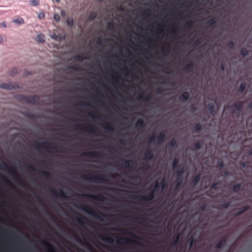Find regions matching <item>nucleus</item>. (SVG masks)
I'll list each match as a JSON object with an SVG mask.
<instances>
[{
	"instance_id": "obj_1",
	"label": "nucleus",
	"mask_w": 252,
	"mask_h": 252,
	"mask_svg": "<svg viewBox=\"0 0 252 252\" xmlns=\"http://www.w3.org/2000/svg\"><path fill=\"white\" fill-rule=\"evenodd\" d=\"M2 165L4 166L7 171L8 174L15 178L16 181L19 183L20 186L24 187L25 182L21 178L20 175L17 172V168L14 166H9L8 164L5 162H2L1 164L0 163V166Z\"/></svg>"
},
{
	"instance_id": "obj_2",
	"label": "nucleus",
	"mask_w": 252,
	"mask_h": 252,
	"mask_svg": "<svg viewBox=\"0 0 252 252\" xmlns=\"http://www.w3.org/2000/svg\"><path fill=\"white\" fill-rule=\"evenodd\" d=\"M34 147L38 149H43L47 152H50V150H53L55 153H62L63 152L59 150L57 145L49 141H44L43 142H35Z\"/></svg>"
},
{
	"instance_id": "obj_3",
	"label": "nucleus",
	"mask_w": 252,
	"mask_h": 252,
	"mask_svg": "<svg viewBox=\"0 0 252 252\" xmlns=\"http://www.w3.org/2000/svg\"><path fill=\"white\" fill-rule=\"evenodd\" d=\"M80 177L85 181L94 182V183H104L108 181L106 175L104 174H98L96 175H94L92 174H82Z\"/></svg>"
},
{
	"instance_id": "obj_4",
	"label": "nucleus",
	"mask_w": 252,
	"mask_h": 252,
	"mask_svg": "<svg viewBox=\"0 0 252 252\" xmlns=\"http://www.w3.org/2000/svg\"><path fill=\"white\" fill-rule=\"evenodd\" d=\"M80 209L86 214L100 221H103L104 220L105 215L100 212L98 214L96 213V212L90 206L82 205L81 206Z\"/></svg>"
},
{
	"instance_id": "obj_5",
	"label": "nucleus",
	"mask_w": 252,
	"mask_h": 252,
	"mask_svg": "<svg viewBox=\"0 0 252 252\" xmlns=\"http://www.w3.org/2000/svg\"><path fill=\"white\" fill-rule=\"evenodd\" d=\"M165 137V133L164 132H161L158 136H156L154 134L150 135L148 138V141L150 143L161 145L164 142Z\"/></svg>"
},
{
	"instance_id": "obj_6",
	"label": "nucleus",
	"mask_w": 252,
	"mask_h": 252,
	"mask_svg": "<svg viewBox=\"0 0 252 252\" xmlns=\"http://www.w3.org/2000/svg\"><path fill=\"white\" fill-rule=\"evenodd\" d=\"M19 99L20 100L30 104H38L40 101V97L37 95H19Z\"/></svg>"
},
{
	"instance_id": "obj_7",
	"label": "nucleus",
	"mask_w": 252,
	"mask_h": 252,
	"mask_svg": "<svg viewBox=\"0 0 252 252\" xmlns=\"http://www.w3.org/2000/svg\"><path fill=\"white\" fill-rule=\"evenodd\" d=\"M19 99L20 100L30 104H38L40 101V97L37 95H19Z\"/></svg>"
},
{
	"instance_id": "obj_8",
	"label": "nucleus",
	"mask_w": 252,
	"mask_h": 252,
	"mask_svg": "<svg viewBox=\"0 0 252 252\" xmlns=\"http://www.w3.org/2000/svg\"><path fill=\"white\" fill-rule=\"evenodd\" d=\"M115 243L119 245H130L134 243V240L127 237H116Z\"/></svg>"
},
{
	"instance_id": "obj_9",
	"label": "nucleus",
	"mask_w": 252,
	"mask_h": 252,
	"mask_svg": "<svg viewBox=\"0 0 252 252\" xmlns=\"http://www.w3.org/2000/svg\"><path fill=\"white\" fill-rule=\"evenodd\" d=\"M74 127L75 129H78L80 130L85 129L92 133H95L97 130L96 127L92 125H86V126H84L82 124H77Z\"/></svg>"
},
{
	"instance_id": "obj_10",
	"label": "nucleus",
	"mask_w": 252,
	"mask_h": 252,
	"mask_svg": "<svg viewBox=\"0 0 252 252\" xmlns=\"http://www.w3.org/2000/svg\"><path fill=\"white\" fill-rule=\"evenodd\" d=\"M120 165L122 167L126 168H132L135 166V162L133 160H126L125 159L121 158L120 159Z\"/></svg>"
},
{
	"instance_id": "obj_11",
	"label": "nucleus",
	"mask_w": 252,
	"mask_h": 252,
	"mask_svg": "<svg viewBox=\"0 0 252 252\" xmlns=\"http://www.w3.org/2000/svg\"><path fill=\"white\" fill-rule=\"evenodd\" d=\"M0 88L5 90H13L18 88V86L16 84L11 83H1L0 84Z\"/></svg>"
},
{
	"instance_id": "obj_12",
	"label": "nucleus",
	"mask_w": 252,
	"mask_h": 252,
	"mask_svg": "<svg viewBox=\"0 0 252 252\" xmlns=\"http://www.w3.org/2000/svg\"><path fill=\"white\" fill-rule=\"evenodd\" d=\"M82 156L88 158H101V153L99 151L88 152L83 153Z\"/></svg>"
},
{
	"instance_id": "obj_13",
	"label": "nucleus",
	"mask_w": 252,
	"mask_h": 252,
	"mask_svg": "<svg viewBox=\"0 0 252 252\" xmlns=\"http://www.w3.org/2000/svg\"><path fill=\"white\" fill-rule=\"evenodd\" d=\"M154 158V155L151 149H148L144 153H143V160L144 159L150 160Z\"/></svg>"
},
{
	"instance_id": "obj_14",
	"label": "nucleus",
	"mask_w": 252,
	"mask_h": 252,
	"mask_svg": "<svg viewBox=\"0 0 252 252\" xmlns=\"http://www.w3.org/2000/svg\"><path fill=\"white\" fill-rule=\"evenodd\" d=\"M101 126L103 129L110 133H113L115 131V128L111 123L105 122L103 123Z\"/></svg>"
},
{
	"instance_id": "obj_15",
	"label": "nucleus",
	"mask_w": 252,
	"mask_h": 252,
	"mask_svg": "<svg viewBox=\"0 0 252 252\" xmlns=\"http://www.w3.org/2000/svg\"><path fill=\"white\" fill-rule=\"evenodd\" d=\"M111 78L112 81V85L114 87L116 88V85L119 83V81L121 79V77L118 73L115 72L111 74Z\"/></svg>"
},
{
	"instance_id": "obj_16",
	"label": "nucleus",
	"mask_w": 252,
	"mask_h": 252,
	"mask_svg": "<svg viewBox=\"0 0 252 252\" xmlns=\"http://www.w3.org/2000/svg\"><path fill=\"white\" fill-rule=\"evenodd\" d=\"M100 239L103 241L107 243L112 244L114 242V240L113 237L108 236L104 234L99 235Z\"/></svg>"
},
{
	"instance_id": "obj_17",
	"label": "nucleus",
	"mask_w": 252,
	"mask_h": 252,
	"mask_svg": "<svg viewBox=\"0 0 252 252\" xmlns=\"http://www.w3.org/2000/svg\"><path fill=\"white\" fill-rule=\"evenodd\" d=\"M156 192L151 190L150 192L146 195L143 194V201H150L154 200L155 197Z\"/></svg>"
},
{
	"instance_id": "obj_18",
	"label": "nucleus",
	"mask_w": 252,
	"mask_h": 252,
	"mask_svg": "<svg viewBox=\"0 0 252 252\" xmlns=\"http://www.w3.org/2000/svg\"><path fill=\"white\" fill-rule=\"evenodd\" d=\"M52 194L53 196L56 197H58L59 196H61L62 197L66 199L67 198V195H66L65 192L62 189H60V192L58 193L56 190L52 189L51 190Z\"/></svg>"
},
{
	"instance_id": "obj_19",
	"label": "nucleus",
	"mask_w": 252,
	"mask_h": 252,
	"mask_svg": "<svg viewBox=\"0 0 252 252\" xmlns=\"http://www.w3.org/2000/svg\"><path fill=\"white\" fill-rule=\"evenodd\" d=\"M244 105V103L243 101L239 100L237 101L235 104L232 105L230 107L232 108L236 109L238 112H240Z\"/></svg>"
},
{
	"instance_id": "obj_20",
	"label": "nucleus",
	"mask_w": 252,
	"mask_h": 252,
	"mask_svg": "<svg viewBox=\"0 0 252 252\" xmlns=\"http://www.w3.org/2000/svg\"><path fill=\"white\" fill-rule=\"evenodd\" d=\"M185 172V167L182 164H180L178 166V169L176 171V174L177 177L183 178V174Z\"/></svg>"
},
{
	"instance_id": "obj_21",
	"label": "nucleus",
	"mask_w": 252,
	"mask_h": 252,
	"mask_svg": "<svg viewBox=\"0 0 252 252\" xmlns=\"http://www.w3.org/2000/svg\"><path fill=\"white\" fill-rule=\"evenodd\" d=\"M190 96V94L189 92H185L179 96V99L180 101H186L189 98Z\"/></svg>"
},
{
	"instance_id": "obj_22",
	"label": "nucleus",
	"mask_w": 252,
	"mask_h": 252,
	"mask_svg": "<svg viewBox=\"0 0 252 252\" xmlns=\"http://www.w3.org/2000/svg\"><path fill=\"white\" fill-rule=\"evenodd\" d=\"M113 230L115 231H119L122 234L129 235V236H134V235L129 230L124 229V228H120V229H116V228H112Z\"/></svg>"
},
{
	"instance_id": "obj_23",
	"label": "nucleus",
	"mask_w": 252,
	"mask_h": 252,
	"mask_svg": "<svg viewBox=\"0 0 252 252\" xmlns=\"http://www.w3.org/2000/svg\"><path fill=\"white\" fill-rule=\"evenodd\" d=\"M89 197L95 200L101 202H104L106 200V197L101 194L91 195Z\"/></svg>"
},
{
	"instance_id": "obj_24",
	"label": "nucleus",
	"mask_w": 252,
	"mask_h": 252,
	"mask_svg": "<svg viewBox=\"0 0 252 252\" xmlns=\"http://www.w3.org/2000/svg\"><path fill=\"white\" fill-rule=\"evenodd\" d=\"M79 216L76 218V220L77 222L81 226H85L86 224V218L82 215H79Z\"/></svg>"
},
{
	"instance_id": "obj_25",
	"label": "nucleus",
	"mask_w": 252,
	"mask_h": 252,
	"mask_svg": "<svg viewBox=\"0 0 252 252\" xmlns=\"http://www.w3.org/2000/svg\"><path fill=\"white\" fill-rule=\"evenodd\" d=\"M206 107L211 115L212 116H214L215 115L216 112L215 110V105L213 103H210L208 104Z\"/></svg>"
},
{
	"instance_id": "obj_26",
	"label": "nucleus",
	"mask_w": 252,
	"mask_h": 252,
	"mask_svg": "<svg viewBox=\"0 0 252 252\" xmlns=\"http://www.w3.org/2000/svg\"><path fill=\"white\" fill-rule=\"evenodd\" d=\"M76 106H81L85 108H92L93 106L90 103L84 102H79L75 104Z\"/></svg>"
},
{
	"instance_id": "obj_27",
	"label": "nucleus",
	"mask_w": 252,
	"mask_h": 252,
	"mask_svg": "<svg viewBox=\"0 0 252 252\" xmlns=\"http://www.w3.org/2000/svg\"><path fill=\"white\" fill-rule=\"evenodd\" d=\"M87 115L94 120H101L102 119V117L100 115L94 114L92 112H88Z\"/></svg>"
},
{
	"instance_id": "obj_28",
	"label": "nucleus",
	"mask_w": 252,
	"mask_h": 252,
	"mask_svg": "<svg viewBox=\"0 0 252 252\" xmlns=\"http://www.w3.org/2000/svg\"><path fill=\"white\" fill-rule=\"evenodd\" d=\"M226 239L225 238H223L221 239L220 241L218 242L216 244L215 247L216 249H221L223 245L226 242Z\"/></svg>"
},
{
	"instance_id": "obj_29",
	"label": "nucleus",
	"mask_w": 252,
	"mask_h": 252,
	"mask_svg": "<svg viewBox=\"0 0 252 252\" xmlns=\"http://www.w3.org/2000/svg\"><path fill=\"white\" fill-rule=\"evenodd\" d=\"M201 179V174H198L192 179L191 182L193 186H196Z\"/></svg>"
},
{
	"instance_id": "obj_30",
	"label": "nucleus",
	"mask_w": 252,
	"mask_h": 252,
	"mask_svg": "<svg viewBox=\"0 0 252 252\" xmlns=\"http://www.w3.org/2000/svg\"><path fill=\"white\" fill-rule=\"evenodd\" d=\"M194 67V64L192 62L186 64L184 68V69L187 71H191Z\"/></svg>"
},
{
	"instance_id": "obj_31",
	"label": "nucleus",
	"mask_w": 252,
	"mask_h": 252,
	"mask_svg": "<svg viewBox=\"0 0 252 252\" xmlns=\"http://www.w3.org/2000/svg\"><path fill=\"white\" fill-rule=\"evenodd\" d=\"M249 209H250L249 206H244V207H242V208L239 209V211L236 213L235 215L236 216H239L241 215L242 214H243L245 212L248 210Z\"/></svg>"
},
{
	"instance_id": "obj_32",
	"label": "nucleus",
	"mask_w": 252,
	"mask_h": 252,
	"mask_svg": "<svg viewBox=\"0 0 252 252\" xmlns=\"http://www.w3.org/2000/svg\"><path fill=\"white\" fill-rule=\"evenodd\" d=\"M180 239V235L178 234L176 236H174L172 239V245L176 247L178 245Z\"/></svg>"
},
{
	"instance_id": "obj_33",
	"label": "nucleus",
	"mask_w": 252,
	"mask_h": 252,
	"mask_svg": "<svg viewBox=\"0 0 252 252\" xmlns=\"http://www.w3.org/2000/svg\"><path fill=\"white\" fill-rule=\"evenodd\" d=\"M159 182H158V181H157L155 183L154 186L152 187L151 190L156 193L157 192H158L159 191Z\"/></svg>"
},
{
	"instance_id": "obj_34",
	"label": "nucleus",
	"mask_w": 252,
	"mask_h": 252,
	"mask_svg": "<svg viewBox=\"0 0 252 252\" xmlns=\"http://www.w3.org/2000/svg\"><path fill=\"white\" fill-rule=\"evenodd\" d=\"M96 44L97 45H98L102 48H104L105 46V44L103 42V40L102 38L100 37H98L96 38Z\"/></svg>"
},
{
	"instance_id": "obj_35",
	"label": "nucleus",
	"mask_w": 252,
	"mask_h": 252,
	"mask_svg": "<svg viewBox=\"0 0 252 252\" xmlns=\"http://www.w3.org/2000/svg\"><path fill=\"white\" fill-rule=\"evenodd\" d=\"M183 182V178L177 177L175 180L176 189H178L182 185Z\"/></svg>"
},
{
	"instance_id": "obj_36",
	"label": "nucleus",
	"mask_w": 252,
	"mask_h": 252,
	"mask_svg": "<svg viewBox=\"0 0 252 252\" xmlns=\"http://www.w3.org/2000/svg\"><path fill=\"white\" fill-rule=\"evenodd\" d=\"M123 192L125 193V195L129 199L136 198V195L132 193L125 190H123Z\"/></svg>"
},
{
	"instance_id": "obj_37",
	"label": "nucleus",
	"mask_w": 252,
	"mask_h": 252,
	"mask_svg": "<svg viewBox=\"0 0 252 252\" xmlns=\"http://www.w3.org/2000/svg\"><path fill=\"white\" fill-rule=\"evenodd\" d=\"M74 59L76 61L81 62L86 60L87 57L85 55H78L75 56Z\"/></svg>"
},
{
	"instance_id": "obj_38",
	"label": "nucleus",
	"mask_w": 252,
	"mask_h": 252,
	"mask_svg": "<svg viewBox=\"0 0 252 252\" xmlns=\"http://www.w3.org/2000/svg\"><path fill=\"white\" fill-rule=\"evenodd\" d=\"M177 145V140L175 138H172L168 144V147L169 148H174L176 147Z\"/></svg>"
},
{
	"instance_id": "obj_39",
	"label": "nucleus",
	"mask_w": 252,
	"mask_h": 252,
	"mask_svg": "<svg viewBox=\"0 0 252 252\" xmlns=\"http://www.w3.org/2000/svg\"><path fill=\"white\" fill-rule=\"evenodd\" d=\"M139 60L142 58V39L140 36L139 40Z\"/></svg>"
},
{
	"instance_id": "obj_40",
	"label": "nucleus",
	"mask_w": 252,
	"mask_h": 252,
	"mask_svg": "<svg viewBox=\"0 0 252 252\" xmlns=\"http://www.w3.org/2000/svg\"><path fill=\"white\" fill-rule=\"evenodd\" d=\"M97 17V14L94 12H92L90 14L88 18V21H93Z\"/></svg>"
},
{
	"instance_id": "obj_41",
	"label": "nucleus",
	"mask_w": 252,
	"mask_h": 252,
	"mask_svg": "<svg viewBox=\"0 0 252 252\" xmlns=\"http://www.w3.org/2000/svg\"><path fill=\"white\" fill-rule=\"evenodd\" d=\"M12 22L18 25L24 24L25 23L24 19L21 17H19L17 19H14Z\"/></svg>"
},
{
	"instance_id": "obj_42",
	"label": "nucleus",
	"mask_w": 252,
	"mask_h": 252,
	"mask_svg": "<svg viewBox=\"0 0 252 252\" xmlns=\"http://www.w3.org/2000/svg\"><path fill=\"white\" fill-rule=\"evenodd\" d=\"M107 28L108 30L113 31L115 28V24L113 21H110L108 22Z\"/></svg>"
},
{
	"instance_id": "obj_43",
	"label": "nucleus",
	"mask_w": 252,
	"mask_h": 252,
	"mask_svg": "<svg viewBox=\"0 0 252 252\" xmlns=\"http://www.w3.org/2000/svg\"><path fill=\"white\" fill-rule=\"evenodd\" d=\"M217 21L216 18H212L207 22V24L210 26H213L217 23Z\"/></svg>"
},
{
	"instance_id": "obj_44",
	"label": "nucleus",
	"mask_w": 252,
	"mask_h": 252,
	"mask_svg": "<svg viewBox=\"0 0 252 252\" xmlns=\"http://www.w3.org/2000/svg\"><path fill=\"white\" fill-rule=\"evenodd\" d=\"M242 187L241 184H237L233 186L232 188L233 191L235 192H238Z\"/></svg>"
},
{
	"instance_id": "obj_45",
	"label": "nucleus",
	"mask_w": 252,
	"mask_h": 252,
	"mask_svg": "<svg viewBox=\"0 0 252 252\" xmlns=\"http://www.w3.org/2000/svg\"><path fill=\"white\" fill-rule=\"evenodd\" d=\"M37 40L40 42L43 43L45 41V36L43 34L40 33L37 35Z\"/></svg>"
},
{
	"instance_id": "obj_46",
	"label": "nucleus",
	"mask_w": 252,
	"mask_h": 252,
	"mask_svg": "<svg viewBox=\"0 0 252 252\" xmlns=\"http://www.w3.org/2000/svg\"><path fill=\"white\" fill-rule=\"evenodd\" d=\"M246 88V84L245 82L242 83L238 89V91L241 93H244L245 91Z\"/></svg>"
},
{
	"instance_id": "obj_47",
	"label": "nucleus",
	"mask_w": 252,
	"mask_h": 252,
	"mask_svg": "<svg viewBox=\"0 0 252 252\" xmlns=\"http://www.w3.org/2000/svg\"><path fill=\"white\" fill-rule=\"evenodd\" d=\"M119 68L123 72L124 75L125 76H127L129 71V69L126 66H124L123 68H121L120 67H119Z\"/></svg>"
},
{
	"instance_id": "obj_48",
	"label": "nucleus",
	"mask_w": 252,
	"mask_h": 252,
	"mask_svg": "<svg viewBox=\"0 0 252 252\" xmlns=\"http://www.w3.org/2000/svg\"><path fill=\"white\" fill-rule=\"evenodd\" d=\"M40 173L46 179H49L51 177V174L49 171L45 170H41Z\"/></svg>"
},
{
	"instance_id": "obj_49",
	"label": "nucleus",
	"mask_w": 252,
	"mask_h": 252,
	"mask_svg": "<svg viewBox=\"0 0 252 252\" xmlns=\"http://www.w3.org/2000/svg\"><path fill=\"white\" fill-rule=\"evenodd\" d=\"M195 132H198L202 129V126L200 123L196 124L193 127Z\"/></svg>"
},
{
	"instance_id": "obj_50",
	"label": "nucleus",
	"mask_w": 252,
	"mask_h": 252,
	"mask_svg": "<svg viewBox=\"0 0 252 252\" xmlns=\"http://www.w3.org/2000/svg\"><path fill=\"white\" fill-rule=\"evenodd\" d=\"M240 54L243 57H245L247 56L248 55V51L246 49L242 48L240 50Z\"/></svg>"
},
{
	"instance_id": "obj_51",
	"label": "nucleus",
	"mask_w": 252,
	"mask_h": 252,
	"mask_svg": "<svg viewBox=\"0 0 252 252\" xmlns=\"http://www.w3.org/2000/svg\"><path fill=\"white\" fill-rule=\"evenodd\" d=\"M194 148L196 150H199L202 147V143L201 142H197L193 144Z\"/></svg>"
},
{
	"instance_id": "obj_52",
	"label": "nucleus",
	"mask_w": 252,
	"mask_h": 252,
	"mask_svg": "<svg viewBox=\"0 0 252 252\" xmlns=\"http://www.w3.org/2000/svg\"><path fill=\"white\" fill-rule=\"evenodd\" d=\"M159 185L161 186L162 189L165 188L167 187V183L165 180L163 178L159 182Z\"/></svg>"
},
{
	"instance_id": "obj_53",
	"label": "nucleus",
	"mask_w": 252,
	"mask_h": 252,
	"mask_svg": "<svg viewBox=\"0 0 252 252\" xmlns=\"http://www.w3.org/2000/svg\"><path fill=\"white\" fill-rule=\"evenodd\" d=\"M186 26L189 28V29H191L193 27V22L191 20L188 21L186 23Z\"/></svg>"
},
{
	"instance_id": "obj_54",
	"label": "nucleus",
	"mask_w": 252,
	"mask_h": 252,
	"mask_svg": "<svg viewBox=\"0 0 252 252\" xmlns=\"http://www.w3.org/2000/svg\"><path fill=\"white\" fill-rule=\"evenodd\" d=\"M26 116L32 120H34L36 118V115L35 114L30 113H26Z\"/></svg>"
},
{
	"instance_id": "obj_55",
	"label": "nucleus",
	"mask_w": 252,
	"mask_h": 252,
	"mask_svg": "<svg viewBox=\"0 0 252 252\" xmlns=\"http://www.w3.org/2000/svg\"><path fill=\"white\" fill-rule=\"evenodd\" d=\"M66 23L68 26L71 27H72L74 25L73 20L72 18H68L66 19Z\"/></svg>"
},
{
	"instance_id": "obj_56",
	"label": "nucleus",
	"mask_w": 252,
	"mask_h": 252,
	"mask_svg": "<svg viewBox=\"0 0 252 252\" xmlns=\"http://www.w3.org/2000/svg\"><path fill=\"white\" fill-rule=\"evenodd\" d=\"M220 184L219 182H215L212 184L211 186V189H218V186Z\"/></svg>"
},
{
	"instance_id": "obj_57",
	"label": "nucleus",
	"mask_w": 252,
	"mask_h": 252,
	"mask_svg": "<svg viewBox=\"0 0 252 252\" xmlns=\"http://www.w3.org/2000/svg\"><path fill=\"white\" fill-rule=\"evenodd\" d=\"M178 163H179L178 159L177 158H175L173 160V163H172L173 168L175 169L177 167Z\"/></svg>"
},
{
	"instance_id": "obj_58",
	"label": "nucleus",
	"mask_w": 252,
	"mask_h": 252,
	"mask_svg": "<svg viewBox=\"0 0 252 252\" xmlns=\"http://www.w3.org/2000/svg\"><path fill=\"white\" fill-rule=\"evenodd\" d=\"M230 202H224L221 204V207L223 208H227L230 206Z\"/></svg>"
},
{
	"instance_id": "obj_59",
	"label": "nucleus",
	"mask_w": 252,
	"mask_h": 252,
	"mask_svg": "<svg viewBox=\"0 0 252 252\" xmlns=\"http://www.w3.org/2000/svg\"><path fill=\"white\" fill-rule=\"evenodd\" d=\"M18 72V70L17 68H13L11 72H10V75H12V76H13L14 75H15L16 74H17Z\"/></svg>"
},
{
	"instance_id": "obj_60",
	"label": "nucleus",
	"mask_w": 252,
	"mask_h": 252,
	"mask_svg": "<svg viewBox=\"0 0 252 252\" xmlns=\"http://www.w3.org/2000/svg\"><path fill=\"white\" fill-rule=\"evenodd\" d=\"M202 41V38L201 37L198 38L194 42V44L195 45H198L201 43Z\"/></svg>"
},
{
	"instance_id": "obj_61",
	"label": "nucleus",
	"mask_w": 252,
	"mask_h": 252,
	"mask_svg": "<svg viewBox=\"0 0 252 252\" xmlns=\"http://www.w3.org/2000/svg\"><path fill=\"white\" fill-rule=\"evenodd\" d=\"M39 0H32L31 1V3L33 6H37L39 4Z\"/></svg>"
},
{
	"instance_id": "obj_62",
	"label": "nucleus",
	"mask_w": 252,
	"mask_h": 252,
	"mask_svg": "<svg viewBox=\"0 0 252 252\" xmlns=\"http://www.w3.org/2000/svg\"><path fill=\"white\" fill-rule=\"evenodd\" d=\"M228 46L231 49H233L235 46L234 42L232 41H229L228 43Z\"/></svg>"
},
{
	"instance_id": "obj_63",
	"label": "nucleus",
	"mask_w": 252,
	"mask_h": 252,
	"mask_svg": "<svg viewBox=\"0 0 252 252\" xmlns=\"http://www.w3.org/2000/svg\"><path fill=\"white\" fill-rule=\"evenodd\" d=\"M71 68L75 71H79L81 70V67H80L78 65H74Z\"/></svg>"
},
{
	"instance_id": "obj_64",
	"label": "nucleus",
	"mask_w": 252,
	"mask_h": 252,
	"mask_svg": "<svg viewBox=\"0 0 252 252\" xmlns=\"http://www.w3.org/2000/svg\"><path fill=\"white\" fill-rule=\"evenodd\" d=\"M28 169L31 170V171H32V172H35L36 171V169L35 168L32 166V165L31 164H30L29 166H28Z\"/></svg>"
}]
</instances>
